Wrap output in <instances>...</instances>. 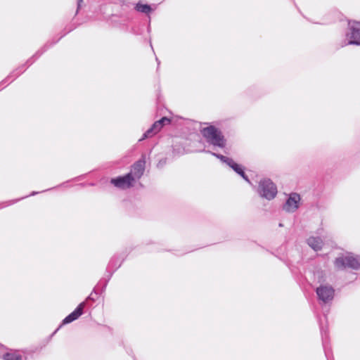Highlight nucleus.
<instances>
[{
    "label": "nucleus",
    "mask_w": 360,
    "mask_h": 360,
    "mask_svg": "<svg viewBox=\"0 0 360 360\" xmlns=\"http://www.w3.org/2000/svg\"><path fill=\"white\" fill-rule=\"evenodd\" d=\"M167 161V159L166 158L160 159L157 164V167L158 169H162L166 165Z\"/></svg>",
    "instance_id": "412c9836"
},
{
    "label": "nucleus",
    "mask_w": 360,
    "mask_h": 360,
    "mask_svg": "<svg viewBox=\"0 0 360 360\" xmlns=\"http://www.w3.org/2000/svg\"><path fill=\"white\" fill-rule=\"evenodd\" d=\"M159 131L155 127H153V124L143 134L142 137L139 140V141H141L146 139L153 136L156 134Z\"/></svg>",
    "instance_id": "a211bd4d"
},
{
    "label": "nucleus",
    "mask_w": 360,
    "mask_h": 360,
    "mask_svg": "<svg viewBox=\"0 0 360 360\" xmlns=\"http://www.w3.org/2000/svg\"><path fill=\"white\" fill-rule=\"evenodd\" d=\"M334 265L336 269L340 270H343L347 267L358 270L360 269V257L353 255L339 257L335 259Z\"/></svg>",
    "instance_id": "39448f33"
},
{
    "label": "nucleus",
    "mask_w": 360,
    "mask_h": 360,
    "mask_svg": "<svg viewBox=\"0 0 360 360\" xmlns=\"http://www.w3.org/2000/svg\"><path fill=\"white\" fill-rule=\"evenodd\" d=\"M279 226H283V224L281 223H280Z\"/></svg>",
    "instance_id": "7c9ffc66"
},
{
    "label": "nucleus",
    "mask_w": 360,
    "mask_h": 360,
    "mask_svg": "<svg viewBox=\"0 0 360 360\" xmlns=\"http://www.w3.org/2000/svg\"><path fill=\"white\" fill-rule=\"evenodd\" d=\"M319 304L323 309L324 307H329L335 297V289L329 284H321L315 290Z\"/></svg>",
    "instance_id": "f03ea898"
},
{
    "label": "nucleus",
    "mask_w": 360,
    "mask_h": 360,
    "mask_svg": "<svg viewBox=\"0 0 360 360\" xmlns=\"http://www.w3.org/2000/svg\"><path fill=\"white\" fill-rule=\"evenodd\" d=\"M201 134L206 141L214 147L224 148L226 144V140L222 131L214 125H209L200 130Z\"/></svg>",
    "instance_id": "f257e3e1"
},
{
    "label": "nucleus",
    "mask_w": 360,
    "mask_h": 360,
    "mask_svg": "<svg viewBox=\"0 0 360 360\" xmlns=\"http://www.w3.org/2000/svg\"><path fill=\"white\" fill-rule=\"evenodd\" d=\"M77 1L78 6H79V4H80L81 2H82V1H83V0H77Z\"/></svg>",
    "instance_id": "cd10ccee"
},
{
    "label": "nucleus",
    "mask_w": 360,
    "mask_h": 360,
    "mask_svg": "<svg viewBox=\"0 0 360 360\" xmlns=\"http://www.w3.org/2000/svg\"><path fill=\"white\" fill-rule=\"evenodd\" d=\"M155 59H156V61L158 62V66H159V65H160V61H159V60H158V58L157 57L155 58Z\"/></svg>",
    "instance_id": "bb28decb"
},
{
    "label": "nucleus",
    "mask_w": 360,
    "mask_h": 360,
    "mask_svg": "<svg viewBox=\"0 0 360 360\" xmlns=\"http://www.w3.org/2000/svg\"><path fill=\"white\" fill-rule=\"evenodd\" d=\"M85 306H86L85 302H81L72 313H70L69 315H68L63 320L62 323L54 331L53 334H55L63 325L70 323L72 321L77 320L83 314V311H84Z\"/></svg>",
    "instance_id": "6e6552de"
},
{
    "label": "nucleus",
    "mask_w": 360,
    "mask_h": 360,
    "mask_svg": "<svg viewBox=\"0 0 360 360\" xmlns=\"http://www.w3.org/2000/svg\"><path fill=\"white\" fill-rule=\"evenodd\" d=\"M244 173H245L244 169H243V168H242V169H240V170L237 174H239L241 176L242 174H244Z\"/></svg>",
    "instance_id": "393cba45"
},
{
    "label": "nucleus",
    "mask_w": 360,
    "mask_h": 360,
    "mask_svg": "<svg viewBox=\"0 0 360 360\" xmlns=\"http://www.w3.org/2000/svg\"><path fill=\"white\" fill-rule=\"evenodd\" d=\"M241 177H242L245 181H246L247 182L250 183V179H249V178H248V175H247L245 173L243 174H242V176H241Z\"/></svg>",
    "instance_id": "b1692460"
},
{
    "label": "nucleus",
    "mask_w": 360,
    "mask_h": 360,
    "mask_svg": "<svg viewBox=\"0 0 360 360\" xmlns=\"http://www.w3.org/2000/svg\"><path fill=\"white\" fill-rule=\"evenodd\" d=\"M320 330L322 338V345L324 349L325 355L327 360H333V358L330 356L331 352L330 349L328 347V331L326 328H324L322 326V323H320Z\"/></svg>",
    "instance_id": "f8f14e48"
},
{
    "label": "nucleus",
    "mask_w": 360,
    "mask_h": 360,
    "mask_svg": "<svg viewBox=\"0 0 360 360\" xmlns=\"http://www.w3.org/2000/svg\"><path fill=\"white\" fill-rule=\"evenodd\" d=\"M39 193V192L33 191L32 193H30V196L35 195L38 194Z\"/></svg>",
    "instance_id": "a878e982"
},
{
    "label": "nucleus",
    "mask_w": 360,
    "mask_h": 360,
    "mask_svg": "<svg viewBox=\"0 0 360 360\" xmlns=\"http://www.w3.org/2000/svg\"><path fill=\"white\" fill-rule=\"evenodd\" d=\"M20 200V199H18V200H13V201H12V202H11V204L14 203V202H18V200Z\"/></svg>",
    "instance_id": "c85d7f7f"
},
{
    "label": "nucleus",
    "mask_w": 360,
    "mask_h": 360,
    "mask_svg": "<svg viewBox=\"0 0 360 360\" xmlns=\"http://www.w3.org/2000/svg\"><path fill=\"white\" fill-rule=\"evenodd\" d=\"M28 195L25 196V197H22L20 199H24V198H27Z\"/></svg>",
    "instance_id": "c756f323"
},
{
    "label": "nucleus",
    "mask_w": 360,
    "mask_h": 360,
    "mask_svg": "<svg viewBox=\"0 0 360 360\" xmlns=\"http://www.w3.org/2000/svg\"><path fill=\"white\" fill-rule=\"evenodd\" d=\"M300 200V195L296 193L290 194L288 198L286 200L285 203L283 205V210L288 212H294L299 207V202Z\"/></svg>",
    "instance_id": "1a4fd4ad"
},
{
    "label": "nucleus",
    "mask_w": 360,
    "mask_h": 360,
    "mask_svg": "<svg viewBox=\"0 0 360 360\" xmlns=\"http://www.w3.org/2000/svg\"><path fill=\"white\" fill-rule=\"evenodd\" d=\"M134 8L136 11L142 13H145L147 15L153 11V9L150 5L143 4L141 1H139L136 4Z\"/></svg>",
    "instance_id": "dca6fc26"
},
{
    "label": "nucleus",
    "mask_w": 360,
    "mask_h": 360,
    "mask_svg": "<svg viewBox=\"0 0 360 360\" xmlns=\"http://www.w3.org/2000/svg\"><path fill=\"white\" fill-rule=\"evenodd\" d=\"M257 193L260 197L271 200L277 195V186L270 179L264 178L259 182Z\"/></svg>",
    "instance_id": "7ed1b4c3"
},
{
    "label": "nucleus",
    "mask_w": 360,
    "mask_h": 360,
    "mask_svg": "<svg viewBox=\"0 0 360 360\" xmlns=\"http://www.w3.org/2000/svg\"><path fill=\"white\" fill-rule=\"evenodd\" d=\"M98 295V290H97V287H95L93 290V291L91 292V293L88 296V297L86 298V301H84L85 302L88 300H91L93 302H94L96 299V296Z\"/></svg>",
    "instance_id": "aec40b11"
},
{
    "label": "nucleus",
    "mask_w": 360,
    "mask_h": 360,
    "mask_svg": "<svg viewBox=\"0 0 360 360\" xmlns=\"http://www.w3.org/2000/svg\"><path fill=\"white\" fill-rule=\"evenodd\" d=\"M205 153H211L212 155L215 156L217 158L219 159L222 162L226 164L229 167H230L233 170L238 173L240 169H242V166L235 162L232 158H228L223 155L210 152L208 150H203Z\"/></svg>",
    "instance_id": "9b49d317"
},
{
    "label": "nucleus",
    "mask_w": 360,
    "mask_h": 360,
    "mask_svg": "<svg viewBox=\"0 0 360 360\" xmlns=\"http://www.w3.org/2000/svg\"><path fill=\"white\" fill-rule=\"evenodd\" d=\"M45 49H41L40 50H39L32 58H30V59H28L26 62V63L18 68H16L15 70H13L8 77L7 78H6L4 80H3L1 83H0V86L2 84H5L9 79H11V82H13V80H15L19 75H20L25 70V65H27V67L31 65L34 61L35 60H37L41 54H43L44 52H45Z\"/></svg>",
    "instance_id": "423d86ee"
},
{
    "label": "nucleus",
    "mask_w": 360,
    "mask_h": 360,
    "mask_svg": "<svg viewBox=\"0 0 360 360\" xmlns=\"http://www.w3.org/2000/svg\"><path fill=\"white\" fill-rule=\"evenodd\" d=\"M171 120L169 118L163 117L153 123V127H155L160 131L165 125L169 124Z\"/></svg>",
    "instance_id": "f3484780"
},
{
    "label": "nucleus",
    "mask_w": 360,
    "mask_h": 360,
    "mask_svg": "<svg viewBox=\"0 0 360 360\" xmlns=\"http://www.w3.org/2000/svg\"><path fill=\"white\" fill-rule=\"evenodd\" d=\"M153 48V46H151V49L153 51H154Z\"/></svg>",
    "instance_id": "2f4dec72"
},
{
    "label": "nucleus",
    "mask_w": 360,
    "mask_h": 360,
    "mask_svg": "<svg viewBox=\"0 0 360 360\" xmlns=\"http://www.w3.org/2000/svg\"><path fill=\"white\" fill-rule=\"evenodd\" d=\"M108 278L107 279L103 278V279L100 280L99 283L96 286V287H97V290H98L100 286L101 285V292H103L105 290L108 283L109 280L110 279L111 276H112V272H108Z\"/></svg>",
    "instance_id": "6ab92c4d"
},
{
    "label": "nucleus",
    "mask_w": 360,
    "mask_h": 360,
    "mask_svg": "<svg viewBox=\"0 0 360 360\" xmlns=\"http://www.w3.org/2000/svg\"><path fill=\"white\" fill-rule=\"evenodd\" d=\"M307 244L315 251L321 250L323 242L320 237H309L307 240Z\"/></svg>",
    "instance_id": "4468645a"
},
{
    "label": "nucleus",
    "mask_w": 360,
    "mask_h": 360,
    "mask_svg": "<svg viewBox=\"0 0 360 360\" xmlns=\"http://www.w3.org/2000/svg\"><path fill=\"white\" fill-rule=\"evenodd\" d=\"M4 360H22V356L19 350L8 349L2 355Z\"/></svg>",
    "instance_id": "2eb2a0df"
},
{
    "label": "nucleus",
    "mask_w": 360,
    "mask_h": 360,
    "mask_svg": "<svg viewBox=\"0 0 360 360\" xmlns=\"http://www.w3.org/2000/svg\"><path fill=\"white\" fill-rule=\"evenodd\" d=\"M75 28H76V25H75L74 24H70V25L66 26L65 27V34L71 32L72 30H73Z\"/></svg>",
    "instance_id": "4be33fe9"
},
{
    "label": "nucleus",
    "mask_w": 360,
    "mask_h": 360,
    "mask_svg": "<svg viewBox=\"0 0 360 360\" xmlns=\"http://www.w3.org/2000/svg\"><path fill=\"white\" fill-rule=\"evenodd\" d=\"M134 178L131 173H127L124 176H119L115 178H112L110 180V183L115 187L126 189L133 186Z\"/></svg>",
    "instance_id": "0eeeda50"
},
{
    "label": "nucleus",
    "mask_w": 360,
    "mask_h": 360,
    "mask_svg": "<svg viewBox=\"0 0 360 360\" xmlns=\"http://www.w3.org/2000/svg\"><path fill=\"white\" fill-rule=\"evenodd\" d=\"M241 177H242L245 181H246L247 182L250 183V179H249V178H248V175H247L245 173L243 174H242V176H241Z\"/></svg>",
    "instance_id": "5701e85b"
},
{
    "label": "nucleus",
    "mask_w": 360,
    "mask_h": 360,
    "mask_svg": "<svg viewBox=\"0 0 360 360\" xmlns=\"http://www.w3.org/2000/svg\"><path fill=\"white\" fill-rule=\"evenodd\" d=\"M122 261L123 259L120 256L114 255L109 262L107 272H112L113 274L121 266Z\"/></svg>",
    "instance_id": "ddd939ff"
},
{
    "label": "nucleus",
    "mask_w": 360,
    "mask_h": 360,
    "mask_svg": "<svg viewBox=\"0 0 360 360\" xmlns=\"http://www.w3.org/2000/svg\"><path fill=\"white\" fill-rule=\"evenodd\" d=\"M145 155H142V158L135 162L131 166V169L129 173L132 174L134 179H139L143 174L145 171Z\"/></svg>",
    "instance_id": "9d476101"
},
{
    "label": "nucleus",
    "mask_w": 360,
    "mask_h": 360,
    "mask_svg": "<svg viewBox=\"0 0 360 360\" xmlns=\"http://www.w3.org/2000/svg\"><path fill=\"white\" fill-rule=\"evenodd\" d=\"M346 45H360V21L348 20V26L345 33Z\"/></svg>",
    "instance_id": "20e7f679"
}]
</instances>
